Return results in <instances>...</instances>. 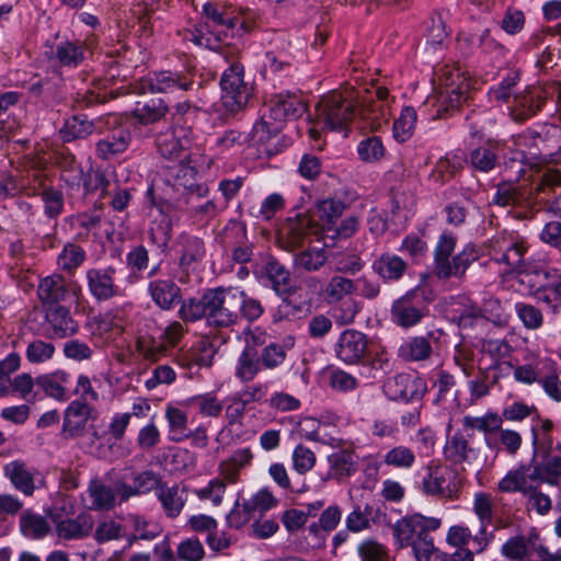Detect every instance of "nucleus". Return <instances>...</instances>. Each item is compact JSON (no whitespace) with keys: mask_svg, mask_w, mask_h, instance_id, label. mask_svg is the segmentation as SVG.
<instances>
[{"mask_svg":"<svg viewBox=\"0 0 561 561\" xmlns=\"http://www.w3.org/2000/svg\"><path fill=\"white\" fill-rule=\"evenodd\" d=\"M203 14L207 19L205 22L207 34L193 35L191 41L198 46L218 51L226 59L229 58L231 48L228 38L250 32L255 22V14L249 9L241 10L238 15L232 16L213 2H206L203 5Z\"/></svg>","mask_w":561,"mask_h":561,"instance_id":"f257e3e1","label":"nucleus"},{"mask_svg":"<svg viewBox=\"0 0 561 561\" xmlns=\"http://www.w3.org/2000/svg\"><path fill=\"white\" fill-rule=\"evenodd\" d=\"M305 112L306 105L296 94L279 93L273 96L267 104V111L253 125L254 141L262 146L267 154L277 153V141L285 122L299 118Z\"/></svg>","mask_w":561,"mask_h":561,"instance_id":"f03ea898","label":"nucleus"},{"mask_svg":"<svg viewBox=\"0 0 561 561\" xmlns=\"http://www.w3.org/2000/svg\"><path fill=\"white\" fill-rule=\"evenodd\" d=\"M561 128L557 125H545L541 131L526 130L515 139L516 149H510L504 160V171L507 174L508 182L518 181L526 173L530 160L536 158L541 149L539 141L543 144V149L550 150L560 148Z\"/></svg>","mask_w":561,"mask_h":561,"instance_id":"7ed1b4c3","label":"nucleus"},{"mask_svg":"<svg viewBox=\"0 0 561 561\" xmlns=\"http://www.w3.org/2000/svg\"><path fill=\"white\" fill-rule=\"evenodd\" d=\"M457 237L450 231H444L438 237L434 249L433 272L438 279H462L470 265L478 261L480 251L473 243H467L460 252L453 255Z\"/></svg>","mask_w":561,"mask_h":561,"instance_id":"20e7f679","label":"nucleus"},{"mask_svg":"<svg viewBox=\"0 0 561 561\" xmlns=\"http://www.w3.org/2000/svg\"><path fill=\"white\" fill-rule=\"evenodd\" d=\"M355 118L357 112L354 90L332 92L323 96L316 106V124L322 129L346 133L348 124Z\"/></svg>","mask_w":561,"mask_h":561,"instance_id":"39448f33","label":"nucleus"},{"mask_svg":"<svg viewBox=\"0 0 561 561\" xmlns=\"http://www.w3.org/2000/svg\"><path fill=\"white\" fill-rule=\"evenodd\" d=\"M236 49L230 48L227 61L230 66L222 72L220 78L221 98L220 102L225 111L231 115L244 110L252 96L253 88L244 81V67L233 60Z\"/></svg>","mask_w":561,"mask_h":561,"instance_id":"423d86ee","label":"nucleus"},{"mask_svg":"<svg viewBox=\"0 0 561 561\" xmlns=\"http://www.w3.org/2000/svg\"><path fill=\"white\" fill-rule=\"evenodd\" d=\"M357 117L365 122L371 129H379L387 124L391 117V103L387 88L373 87L360 95L355 92Z\"/></svg>","mask_w":561,"mask_h":561,"instance_id":"0eeeda50","label":"nucleus"},{"mask_svg":"<svg viewBox=\"0 0 561 561\" xmlns=\"http://www.w3.org/2000/svg\"><path fill=\"white\" fill-rule=\"evenodd\" d=\"M208 325L228 328L238 322L236 287L206 289Z\"/></svg>","mask_w":561,"mask_h":561,"instance_id":"6e6552de","label":"nucleus"},{"mask_svg":"<svg viewBox=\"0 0 561 561\" xmlns=\"http://www.w3.org/2000/svg\"><path fill=\"white\" fill-rule=\"evenodd\" d=\"M194 85V77L188 72L161 70L141 78L136 87L138 93L186 92Z\"/></svg>","mask_w":561,"mask_h":561,"instance_id":"1a4fd4ad","label":"nucleus"},{"mask_svg":"<svg viewBox=\"0 0 561 561\" xmlns=\"http://www.w3.org/2000/svg\"><path fill=\"white\" fill-rule=\"evenodd\" d=\"M185 333L184 325L179 321H173L158 336L139 333L136 339V348L144 358L157 360L165 355L169 346H178Z\"/></svg>","mask_w":561,"mask_h":561,"instance_id":"9d476101","label":"nucleus"},{"mask_svg":"<svg viewBox=\"0 0 561 561\" xmlns=\"http://www.w3.org/2000/svg\"><path fill=\"white\" fill-rule=\"evenodd\" d=\"M161 264H154L147 273V294L159 309L170 311L181 302L182 289L173 277L160 276Z\"/></svg>","mask_w":561,"mask_h":561,"instance_id":"9b49d317","label":"nucleus"},{"mask_svg":"<svg viewBox=\"0 0 561 561\" xmlns=\"http://www.w3.org/2000/svg\"><path fill=\"white\" fill-rule=\"evenodd\" d=\"M531 192L526 185H515L511 182L497 184L492 197V204L500 207H511L516 219L524 220L534 217L531 210Z\"/></svg>","mask_w":561,"mask_h":561,"instance_id":"f8f14e48","label":"nucleus"},{"mask_svg":"<svg viewBox=\"0 0 561 561\" xmlns=\"http://www.w3.org/2000/svg\"><path fill=\"white\" fill-rule=\"evenodd\" d=\"M116 274L117 270L113 265L85 271L87 288L95 301L104 302L123 296L124 289L116 282Z\"/></svg>","mask_w":561,"mask_h":561,"instance_id":"ddd939ff","label":"nucleus"},{"mask_svg":"<svg viewBox=\"0 0 561 561\" xmlns=\"http://www.w3.org/2000/svg\"><path fill=\"white\" fill-rule=\"evenodd\" d=\"M442 526V519L413 514L399 519L393 526V536L400 548L410 547L431 531Z\"/></svg>","mask_w":561,"mask_h":561,"instance_id":"4468645a","label":"nucleus"},{"mask_svg":"<svg viewBox=\"0 0 561 561\" xmlns=\"http://www.w3.org/2000/svg\"><path fill=\"white\" fill-rule=\"evenodd\" d=\"M117 122L115 115L99 116L89 119L85 114H75L68 117L59 130L60 138L65 142L87 139L94 133L103 134L110 125Z\"/></svg>","mask_w":561,"mask_h":561,"instance_id":"2eb2a0df","label":"nucleus"},{"mask_svg":"<svg viewBox=\"0 0 561 561\" xmlns=\"http://www.w3.org/2000/svg\"><path fill=\"white\" fill-rule=\"evenodd\" d=\"M531 467L538 470L540 483L556 484L561 477V445L547 438L535 447Z\"/></svg>","mask_w":561,"mask_h":561,"instance_id":"dca6fc26","label":"nucleus"},{"mask_svg":"<svg viewBox=\"0 0 561 561\" xmlns=\"http://www.w3.org/2000/svg\"><path fill=\"white\" fill-rule=\"evenodd\" d=\"M422 490L427 495L454 500L458 496L459 483L448 466L431 463L426 467Z\"/></svg>","mask_w":561,"mask_h":561,"instance_id":"f3484780","label":"nucleus"},{"mask_svg":"<svg viewBox=\"0 0 561 561\" xmlns=\"http://www.w3.org/2000/svg\"><path fill=\"white\" fill-rule=\"evenodd\" d=\"M514 378L523 383H539L541 386H558V364L550 357H535L514 368Z\"/></svg>","mask_w":561,"mask_h":561,"instance_id":"a211bd4d","label":"nucleus"},{"mask_svg":"<svg viewBox=\"0 0 561 561\" xmlns=\"http://www.w3.org/2000/svg\"><path fill=\"white\" fill-rule=\"evenodd\" d=\"M427 313V306L423 294L417 288L407 291L402 297L393 301L391 318L402 328H411L421 322Z\"/></svg>","mask_w":561,"mask_h":561,"instance_id":"6ab92c4d","label":"nucleus"},{"mask_svg":"<svg viewBox=\"0 0 561 561\" xmlns=\"http://www.w3.org/2000/svg\"><path fill=\"white\" fill-rule=\"evenodd\" d=\"M68 295H72L77 301L82 297L81 286L77 282L68 283L60 274H51L39 280L37 296L44 306H60Z\"/></svg>","mask_w":561,"mask_h":561,"instance_id":"aec40b11","label":"nucleus"},{"mask_svg":"<svg viewBox=\"0 0 561 561\" xmlns=\"http://www.w3.org/2000/svg\"><path fill=\"white\" fill-rule=\"evenodd\" d=\"M193 130L191 127L174 125L156 137L158 152L165 159L181 158L188 151L193 144Z\"/></svg>","mask_w":561,"mask_h":561,"instance_id":"412c9836","label":"nucleus"},{"mask_svg":"<svg viewBox=\"0 0 561 561\" xmlns=\"http://www.w3.org/2000/svg\"><path fill=\"white\" fill-rule=\"evenodd\" d=\"M98 399L96 392L92 388H83L80 398L73 400L65 413L64 430L70 435H80L84 430L87 422L92 417L93 409L91 402Z\"/></svg>","mask_w":561,"mask_h":561,"instance_id":"4be33fe9","label":"nucleus"},{"mask_svg":"<svg viewBox=\"0 0 561 561\" xmlns=\"http://www.w3.org/2000/svg\"><path fill=\"white\" fill-rule=\"evenodd\" d=\"M501 553L512 561H539L546 554V547L537 535L514 536L501 547Z\"/></svg>","mask_w":561,"mask_h":561,"instance_id":"5701e85b","label":"nucleus"},{"mask_svg":"<svg viewBox=\"0 0 561 561\" xmlns=\"http://www.w3.org/2000/svg\"><path fill=\"white\" fill-rule=\"evenodd\" d=\"M517 273V282L525 295H536L540 291L551 289L554 270L531 260Z\"/></svg>","mask_w":561,"mask_h":561,"instance_id":"b1692460","label":"nucleus"},{"mask_svg":"<svg viewBox=\"0 0 561 561\" xmlns=\"http://www.w3.org/2000/svg\"><path fill=\"white\" fill-rule=\"evenodd\" d=\"M550 98L546 87H529L524 92L515 95L511 108V115L516 122H524L542 110Z\"/></svg>","mask_w":561,"mask_h":561,"instance_id":"393cba45","label":"nucleus"},{"mask_svg":"<svg viewBox=\"0 0 561 561\" xmlns=\"http://www.w3.org/2000/svg\"><path fill=\"white\" fill-rule=\"evenodd\" d=\"M110 125L106 129L113 128L101 139L95 142V156L102 161H110L124 154L133 140L131 131L126 128L115 125Z\"/></svg>","mask_w":561,"mask_h":561,"instance_id":"a878e982","label":"nucleus"},{"mask_svg":"<svg viewBox=\"0 0 561 561\" xmlns=\"http://www.w3.org/2000/svg\"><path fill=\"white\" fill-rule=\"evenodd\" d=\"M538 470L531 465H522L510 470L497 483V491L502 493L519 492L525 495L531 493L539 484Z\"/></svg>","mask_w":561,"mask_h":561,"instance_id":"bb28decb","label":"nucleus"},{"mask_svg":"<svg viewBox=\"0 0 561 561\" xmlns=\"http://www.w3.org/2000/svg\"><path fill=\"white\" fill-rule=\"evenodd\" d=\"M368 351L366 334L354 329H347L340 334L335 345L336 356L346 364L360 362Z\"/></svg>","mask_w":561,"mask_h":561,"instance_id":"cd10ccee","label":"nucleus"},{"mask_svg":"<svg viewBox=\"0 0 561 561\" xmlns=\"http://www.w3.org/2000/svg\"><path fill=\"white\" fill-rule=\"evenodd\" d=\"M176 245L180 253L179 267L182 274L187 277L190 272L195 271L204 260L206 255L205 243L196 236L182 232L176 238Z\"/></svg>","mask_w":561,"mask_h":561,"instance_id":"c85d7f7f","label":"nucleus"},{"mask_svg":"<svg viewBox=\"0 0 561 561\" xmlns=\"http://www.w3.org/2000/svg\"><path fill=\"white\" fill-rule=\"evenodd\" d=\"M45 47V56L55 66L59 65L61 67L76 68L84 59V47L80 42H71L68 39L53 44L47 42Z\"/></svg>","mask_w":561,"mask_h":561,"instance_id":"c756f323","label":"nucleus"},{"mask_svg":"<svg viewBox=\"0 0 561 561\" xmlns=\"http://www.w3.org/2000/svg\"><path fill=\"white\" fill-rule=\"evenodd\" d=\"M469 96V82L463 79L456 84L454 80L440 89L435 96L438 115L451 113L457 110Z\"/></svg>","mask_w":561,"mask_h":561,"instance_id":"7c9ffc66","label":"nucleus"},{"mask_svg":"<svg viewBox=\"0 0 561 561\" xmlns=\"http://www.w3.org/2000/svg\"><path fill=\"white\" fill-rule=\"evenodd\" d=\"M47 332L50 337L65 339L78 331V325L68 308L50 307L46 311Z\"/></svg>","mask_w":561,"mask_h":561,"instance_id":"2f4dec72","label":"nucleus"},{"mask_svg":"<svg viewBox=\"0 0 561 561\" xmlns=\"http://www.w3.org/2000/svg\"><path fill=\"white\" fill-rule=\"evenodd\" d=\"M170 107L162 98H149L138 101L131 110V117L140 125L148 126L162 121Z\"/></svg>","mask_w":561,"mask_h":561,"instance_id":"473e14b6","label":"nucleus"},{"mask_svg":"<svg viewBox=\"0 0 561 561\" xmlns=\"http://www.w3.org/2000/svg\"><path fill=\"white\" fill-rule=\"evenodd\" d=\"M561 184V173L549 169L545 171L535 186L529 187L531 192V210L538 213L551 199L554 188Z\"/></svg>","mask_w":561,"mask_h":561,"instance_id":"72a5a7b5","label":"nucleus"},{"mask_svg":"<svg viewBox=\"0 0 561 561\" xmlns=\"http://www.w3.org/2000/svg\"><path fill=\"white\" fill-rule=\"evenodd\" d=\"M31 190L30 195L41 197L44 215L48 219H56L64 213L65 197L62 191L47 185L43 179H39L38 186H34Z\"/></svg>","mask_w":561,"mask_h":561,"instance_id":"f704fd0d","label":"nucleus"},{"mask_svg":"<svg viewBox=\"0 0 561 561\" xmlns=\"http://www.w3.org/2000/svg\"><path fill=\"white\" fill-rule=\"evenodd\" d=\"M408 263L393 253H382L373 262L374 272L385 283L399 282L408 271Z\"/></svg>","mask_w":561,"mask_h":561,"instance_id":"c9c22d12","label":"nucleus"},{"mask_svg":"<svg viewBox=\"0 0 561 561\" xmlns=\"http://www.w3.org/2000/svg\"><path fill=\"white\" fill-rule=\"evenodd\" d=\"M267 286L271 287L277 296L293 295L296 287L291 285V274L285 265L277 260H270L264 267Z\"/></svg>","mask_w":561,"mask_h":561,"instance_id":"e433bc0d","label":"nucleus"},{"mask_svg":"<svg viewBox=\"0 0 561 561\" xmlns=\"http://www.w3.org/2000/svg\"><path fill=\"white\" fill-rule=\"evenodd\" d=\"M53 522L56 524V533L59 538L71 540L85 537L93 527L90 516L79 515L76 518L61 519L58 515H53Z\"/></svg>","mask_w":561,"mask_h":561,"instance_id":"4c0bfd02","label":"nucleus"},{"mask_svg":"<svg viewBox=\"0 0 561 561\" xmlns=\"http://www.w3.org/2000/svg\"><path fill=\"white\" fill-rule=\"evenodd\" d=\"M224 240L227 245L234 247L233 260L239 263L248 262L251 257V249L245 245L247 229L239 221H230L224 230Z\"/></svg>","mask_w":561,"mask_h":561,"instance_id":"58836bf2","label":"nucleus"},{"mask_svg":"<svg viewBox=\"0 0 561 561\" xmlns=\"http://www.w3.org/2000/svg\"><path fill=\"white\" fill-rule=\"evenodd\" d=\"M156 495L165 515L171 518L179 516L186 503L185 490L178 484L168 485L162 482L158 485Z\"/></svg>","mask_w":561,"mask_h":561,"instance_id":"ea45409f","label":"nucleus"},{"mask_svg":"<svg viewBox=\"0 0 561 561\" xmlns=\"http://www.w3.org/2000/svg\"><path fill=\"white\" fill-rule=\"evenodd\" d=\"M330 469L324 478L342 481L356 471V457L352 451L339 450L328 456Z\"/></svg>","mask_w":561,"mask_h":561,"instance_id":"a19ab883","label":"nucleus"},{"mask_svg":"<svg viewBox=\"0 0 561 561\" xmlns=\"http://www.w3.org/2000/svg\"><path fill=\"white\" fill-rule=\"evenodd\" d=\"M252 459L249 449H238L228 459L218 465L219 479L227 483H237L240 470L245 467Z\"/></svg>","mask_w":561,"mask_h":561,"instance_id":"79ce46f5","label":"nucleus"},{"mask_svg":"<svg viewBox=\"0 0 561 561\" xmlns=\"http://www.w3.org/2000/svg\"><path fill=\"white\" fill-rule=\"evenodd\" d=\"M172 238V220L165 214H160L152 219L148 229V240L151 245L167 253Z\"/></svg>","mask_w":561,"mask_h":561,"instance_id":"37998d69","label":"nucleus"},{"mask_svg":"<svg viewBox=\"0 0 561 561\" xmlns=\"http://www.w3.org/2000/svg\"><path fill=\"white\" fill-rule=\"evenodd\" d=\"M468 161L473 170L489 173L499 162L497 146L492 142L473 148L469 152Z\"/></svg>","mask_w":561,"mask_h":561,"instance_id":"c03bdc74","label":"nucleus"},{"mask_svg":"<svg viewBox=\"0 0 561 561\" xmlns=\"http://www.w3.org/2000/svg\"><path fill=\"white\" fill-rule=\"evenodd\" d=\"M4 474L12 484L25 495H32L35 489L33 474L24 462L14 460L4 467Z\"/></svg>","mask_w":561,"mask_h":561,"instance_id":"a18cd8bd","label":"nucleus"},{"mask_svg":"<svg viewBox=\"0 0 561 561\" xmlns=\"http://www.w3.org/2000/svg\"><path fill=\"white\" fill-rule=\"evenodd\" d=\"M354 291H356L354 280L341 275H334L322 288L321 296L328 304H336Z\"/></svg>","mask_w":561,"mask_h":561,"instance_id":"49530a36","label":"nucleus"},{"mask_svg":"<svg viewBox=\"0 0 561 561\" xmlns=\"http://www.w3.org/2000/svg\"><path fill=\"white\" fill-rule=\"evenodd\" d=\"M514 247H507V250L502 256H497V262L507 266V270L517 272L524 267L531 260L526 257L528 252L527 241L516 236L513 240Z\"/></svg>","mask_w":561,"mask_h":561,"instance_id":"de8ad7c7","label":"nucleus"},{"mask_svg":"<svg viewBox=\"0 0 561 561\" xmlns=\"http://www.w3.org/2000/svg\"><path fill=\"white\" fill-rule=\"evenodd\" d=\"M432 354V346L428 337L415 336L403 342L399 350L398 355L408 362L425 360Z\"/></svg>","mask_w":561,"mask_h":561,"instance_id":"09e8293b","label":"nucleus"},{"mask_svg":"<svg viewBox=\"0 0 561 561\" xmlns=\"http://www.w3.org/2000/svg\"><path fill=\"white\" fill-rule=\"evenodd\" d=\"M87 493L90 508L111 510L115 505V492L111 486L105 485L99 480H92L89 483Z\"/></svg>","mask_w":561,"mask_h":561,"instance_id":"8fccbe9b","label":"nucleus"},{"mask_svg":"<svg viewBox=\"0 0 561 561\" xmlns=\"http://www.w3.org/2000/svg\"><path fill=\"white\" fill-rule=\"evenodd\" d=\"M206 290L203 295L197 297H190L186 299L181 298L178 314L184 322H196L203 318L208 322V307L206 306Z\"/></svg>","mask_w":561,"mask_h":561,"instance_id":"3c124183","label":"nucleus"},{"mask_svg":"<svg viewBox=\"0 0 561 561\" xmlns=\"http://www.w3.org/2000/svg\"><path fill=\"white\" fill-rule=\"evenodd\" d=\"M237 296V320L240 318L245 319L249 322L256 321L264 313V307L262 302L249 296L245 291L236 288Z\"/></svg>","mask_w":561,"mask_h":561,"instance_id":"603ef678","label":"nucleus"},{"mask_svg":"<svg viewBox=\"0 0 561 561\" xmlns=\"http://www.w3.org/2000/svg\"><path fill=\"white\" fill-rule=\"evenodd\" d=\"M87 253L78 244L67 243L58 254V267L69 274H73L85 261Z\"/></svg>","mask_w":561,"mask_h":561,"instance_id":"864d4df0","label":"nucleus"},{"mask_svg":"<svg viewBox=\"0 0 561 561\" xmlns=\"http://www.w3.org/2000/svg\"><path fill=\"white\" fill-rule=\"evenodd\" d=\"M327 261L328 255L323 248H308L294 256V265L306 272L319 271Z\"/></svg>","mask_w":561,"mask_h":561,"instance_id":"5fc2aeb1","label":"nucleus"},{"mask_svg":"<svg viewBox=\"0 0 561 561\" xmlns=\"http://www.w3.org/2000/svg\"><path fill=\"white\" fill-rule=\"evenodd\" d=\"M251 139L254 141L252 131L244 133L236 129H228L216 138L214 147L220 153L238 151L241 150Z\"/></svg>","mask_w":561,"mask_h":561,"instance_id":"6e6d98bb","label":"nucleus"},{"mask_svg":"<svg viewBox=\"0 0 561 561\" xmlns=\"http://www.w3.org/2000/svg\"><path fill=\"white\" fill-rule=\"evenodd\" d=\"M55 162L64 173H69V176L65 180L70 185L78 184L81 178H83V169L81 163L68 149H62L55 152Z\"/></svg>","mask_w":561,"mask_h":561,"instance_id":"4d7b16f0","label":"nucleus"},{"mask_svg":"<svg viewBox=\"0 0 561 561\" xmlns=\"http://www.w3.org/2000/svg\"><path fill=\"white\" fill-rule=\"evenodd\" d=\"M357 154L364 163H378L386 154V148L378 136H369L357 145Z\"/></svg>","mask_w":561,"mask_h":561,"instance_id":"13d9d810","label":"nucleus"},{"mask_svg":"<svg viewBox=\"0 0 561 561\" xmlns=\"http://www.w3.org/2000/svg\"><path fill=\"white\" fill-rule=\"evenodd\" d=\"M416 117V112L411 106H407L401 111L400 116L394 121L392 126L393 137L398 142H405L412 137Z\"/></svg>","mask_w":561,"mask_h":561,"instance_id":"bf43d9fd","label":"nucleus"},{"mask_svg":"<svg viewBox=\"0 0 561 561\" xmlns=\"http://www.w3.org/2000/svg\"><path fill=\"white\" fill-rule=\"evenodd\" d=\"M261 365L256 353L251 348H245L238 359L236 375L242 382H249L257 375Z\"/></svg>","mask_w":561,"mask_h":561,"instance_id":"052dcab7","label":"nucleus"},{"mask_svg":"<svg viewBox=\"0 0 561 561\" xmlns=\"http://www.w3.org/2000/svg\"><path fill=\"white\" fill-rule=\"evenodd\" d=\"M472 510L480 523V533L485 534L486 527L492 523L494 503L490 494L478 492L474 494Z\"/></svg>","mask_w":561,"mask_h":561,"instance_id":"680f3d73","label":"nucleus"},{"mask_svg":"<svg viewBox=\"0 0 561 561\" xmlns=\"http://www.w3.org/2000/svg\"><path fill=\"white\" fill-rule=\"evenodd\" d=\"M356 551L360 561H389L388 548L375 538L363 539Z\"/></svg>","mask_w":561,"mask_h":561,"instance_id":"e2e57ef3","label":"nucleus"},{"mask_svg":"<svg viewBox=\"0 0 561 561\" xmlns=\"http://www.w3.org/2000/svg\"><path fill=\"white\" fill-rule=\"evenodd\" d=\"M21 531L30 538H42L49 531V525L46 519L37 514L25 512L20 519Z\"/></svg>","mask_w":561,"mask_h":561,"instance_id":"0e129e2a","label":"nucleus"},{"mask_svg":"<svg viewBox=\"0 0 561 561\" xmlns=\"http://www.w3.org/2000/svg\"><path fill=\"white\" fill-rule=\"evenodd\" d=\"M472 451L466 438L458 433L448 437L444 448L445 457L455 463L468 460Z\"/></svg>","mask_w":561,"mask_h":561,"instance_id":"69168bd1","label":"nucleus"},{"mask_svg":"<svg viewBox=\"0 0 561 561\" xmlns=\"http://www.w3.org/2000/svg\"><path fill=\"white\" fill-rule=\"evenodd\" d=\"M80 182H82L87 194L101 190L102 197H106V193L112 187L106 173L99 168H90L87 173L83 172V178H81Z\"/></svg>","mask_w":561,"mask_h":561,"instance_id":"338daca9","label":"nucleus"},{"mask_svg":"<svg viewBox=\"0 0 561 561\" xmlns=\"http://www.w3.org/2000/svg\"><path fill=\"white\" fill-rule=\"evenodd\" d=\"M215 355L214 345L207 340H199L188 351L186 358L190 365L209 367Z\"/></svg>","mask_w":561,"mask_h":561,"instance_id":"774afa93","label":"nucleus"}]
</instances>
